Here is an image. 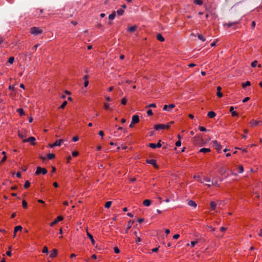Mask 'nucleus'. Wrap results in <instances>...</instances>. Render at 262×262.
Instances as JSON below:
<instances>
[{"instance_id": "obj_1", "label": "nucleus", "mask_w": 262, "mask_h": 262, "mask_svg": "<svg viewBox=\"0 0 262 262\" xmlns=\"http://www.w3.org/2000/svg\"><path fill=\"white\" fill-rule=\"evenodd\" d=\"M31 33L34 35H38L42 33V30L37 27H32L31 28Z\"/></svg>"}, {"instance_id": "obj_2", "label": "nucleus", "mask_w": 262, "mask_h": 262, "mask_svg": "<svg viewBox=\"0 0 262 262\" xmlns=\"http://www.w3.org/2000/svg\"><path fill=\"white\" fill-rule=\"evenodd\" d=\"M170 127L169 124H159L154 126V129L158 130L160 129H168Z\"/></svg>"}, {"instance_id": "obj_3", "label": "nucleus", "mask_w": 262, "mask_h": 262, "mask_svg": "<svg viewBox=\"0 0 262 262\" xmlns=\"http://www.w3.org/2000/svg\"><path fill=\"white\" fill-rule=\"evenodd\" d=\"M47 173V170L45 168H41L39 166H38L36 168V171L35 172V174L36 175H39L41 173L45 175Z\"/></svg>"}, {"instance_id": "obj_4", "label": "nucleus", "mask_w": 262, "mask_h": 262, "mask_svg": "<svg viewBox=\"0 0 262 262\" xmlns=\"http://www.w3.org/2000/svg\"><path fill=\"white\" fill-rule=\"evenodd\" d=\"M175 105L173 104H170L169 105H165L163 106V110L170 112L172 108L174 107Z\"/></svg>"}, {"instance_id": "obj_5", "label": "nucleus", "mask_w": 262, "mask_h": 262, "mask_svg": "<svg viewBox=\"0 0 262 262\" xmlns=\"http://www.w3.org/2000/svg\"><path fill=\"white\" fill-rule=\"evenodd\" d=\"M212 143L213 146H214L215 149L218 151V152H219L222 147V145L220 144L216 140L213 141Z\"/></svg>"}, {"instance_id": "obj_6", "label": "nucleus", "mask_w": 262, "mask_h": 262, "mask_svg": "<svg viewBox=\"0 0 262 262\" xmlns=\"http://www.w3.org/2000/svg\"><path fill=\"white\" fill-rule=\"evenodd\" d=\"M35 140H36V139L34 137H31L28 139L23 140V142H30L32 145H34L35 144Z\"/></svg>"}, {"instance_id": "obj_7", "label": "nucleus", "mask_w": 262, "mask_h": 262, "mask_svg": "<svg viewBox=\"0 0 262 262\" xmlns=\"http://www.w3.org/2000/svg\"><path fill=\"white\" fill-rule=\"evenodd\" d=\"M63 220V217L61 216H58L53 222L50 223L51 226H53L56 224L58 222L61 221Z\"/></svg>"}, {"instance_id": "obj_8", "label": "nucleus", "mask_w": 262, "mask_h": 262, "mask_svg": "<svg viewBox=\"0 0 262 262\" xmlns=\"http://www.w3.org/2000/svg\"><path fill=\"white\" fill-rule=\"evenodd\" d=\"M146 162L148 164L153 165L156 168H158V166L157 165L156 163V161L155 160H146Z\"/></svg>"}, {"instance_id": "obj_9", "label": "nucleus", "mask_w": 262, "mask_h": 262, "mask_svg": "<svg viewBox=\"0 0 262 262\" xmlns=\"http://www.w3.org/2000/svg\"><path fill=\"white\" fill-rule=\"evenodd\" d=\"M132 124H136V123H138L139 122V116L136 115H134L132 117Z\"/></svg>"}, {"instance_id": "obj_10", "label": "nucleus", "mask_w": 262, "mask_h": 262, "mask_svg": "<svg viewBox=\"0 0 262 262\" xmlns=\"http://www.w3.org/2000/svg\"><path fill=\"white\" fill-rule=\"evenodd\" d=\"M63 141L62 139H60L59 140H57L53 144L50 145V147H54L56 146H60L61 145V143Z\"/></svg>"}, {"instance_id": "obj_11", "label": "nucleus", "mask_w": 262, "mask_h": 262, "mask_svg": "<svg viewBox=\"0 0 262 262\" xmlns=\"http://www.w3.org/2000/svg\"><path fill=\"white\" fill-rule=\"evenodd\" d=\"M203 180L206 181V182H208V183H211V184H206L205 185H206L208 187H210L211 185L213 184V181H211L210 179L207 177H204L203 178Z\"/></svg>"}, {"instance_id": "obj_12", "label": "nucleus", "mask_w": 262, "mask_h": 262, "mask_svg": "<svg viewBox=\"0 0 262 262\" xmlns=\"http://www.w3.org/2000/svg\"><path fill=\"white\" fill-rule=\"evenodd\" d=\"M58 251L56 249H53L50 252V257L54 258L57 255Z\"/></svg>"}, {"instance_id": "obj_13", "label": "nucleus", "mask_w": 262, "mask_h": 262, "mask_svg": "<svg viewBox=\"0 0 262 262\" xmlns=\"http://www.w3.org/2000/svg\"><path fill=\"white\" fill-rule=\"evenodd\" d=\"M86 234L89 237L90 239L91 240L92 245H94L95 244V241L93 238V235L91 234H90L88 231H86Z\"/></svg>"}, {"instance_id": "obj_14", "label": "nucleus", "mask_w": 262, "mask_h": 262, "mask_svg": "<svg viewBox=\"0 0 262 262\" xmlns=\"http://www.w3.org/2000/svg\"><path fill=\"white\" fill-rule=\"evenodd\" d=\"M217 90V93L216 95L217 97L221 98L223 97V94L221 92V91L222 90V88L220 86H217L216 88Z\"/></svg>"}, {"instance_id": "obj_15", "label": "nucleus", "mask_w": 262, "mask_h": 262, "mask_svg": "<svg viewBox=\"0 0 262 262\" xmlns=\"http://www.w3.org/2000/svg\"><path fill=\"white\" fill-rule=\"evenodd\" d=\"M237 24V21L231 22V23H226V24H224V26L225 27H227V28H230L232 26H234L235 25H236Z\"/></svg>"}, {"instance_id": "obj_16", "label": "nucleus", "mask_w": 262, "mask_h": 262, "mask_svg": "<svg viewBox=\"0 0 262 262\" xmlns=\"http://www.w3.org/2000/svg\"><path fill=\"white\" fill-rule=\"evenodd\" d=\"M134 223V221L132 220H129L127 224V227L125 230V233H127L128 232V230L131 228L132 225Z\"/></svg>"}, {"instance_id": "obj_17", "label": "nucleus", "mask_w": 262, "mask_h": 262, "mask_svg": "<svg viewBox=\"0 0 262 262\" xmlns=\"http://www.w3.org/2000/svg\"><path fill=\"white\" fill-rule=\"evenodd\" d=\"M188 205H189L190 206H192L194 208H196V206H197V204L196 203L193 201H192V200H189L188 201Z\"/></svg>"}, {"instance_id": "obj_18", "label": "nucleus", "mask_w": 262, "mask_h": 262, "mask_svg": "<svg viewBox=\"0 0 262 262\" xmlns=\"http://www.w3.org/2000/svg\"><path fill=\"white\" fill-rule=\"evenodd\" d=\"M22 229V227L21 226H16L14 228V234L13 235V237H14L16 236V233L18 231H20Z\"/></svg>"}, {"instance_id": "obj_19", "label": "nucleus", "mask_w": 262, "mask_h": 262, "mask_svg": "<svg viewBox=\"0 0 262 262\" xmlns=\"http://www.w3.org/2000/svg\"><path fill=\"white\" fill-rule=\"evenodd\" d=\"M230 112L231 113L232 116H237L238 114L234 111V107L233 106H231L230 107Z\"/></svg>"}, {"instance_id": "obj_20", "label": "nucleus", "mask_w": 262, "mask_h": 262, "mask_svg": "<svg viewBox=\"0 0 262 262\" xmlns=\"http://www.w3.org/2000/svg\"><path fill=\"white\" fill-rule=\"evenodd\" d=\"M207 116L210 118H213L216 116V114L213 111H210L208 113Z\"/></svg>"}, {"instance_id": "obj_21", "label": "nucleus", "mask_w": 262, "mask_h": 262, "mask_svg": "<svg viewBox=\"0 0 262 262\" xmlns=\"http://www.w3.org/2000/svg\"><path fill=\"white\" fill-rule=\"evenodd\" d=\"M156 38L158 40H159L160 41H164V38L162 36L161 34L159 33L157 35Z\"/></svg>"}, {"instance_id": "obj_22", "label": "nucleus", "mask_w": 262, "mask_h": 262, "mask_svg": "<svg viewBox=\"0 0 262 262\" xmlns=\"http://www.w3.org/2000/svg\"><path fill=\"white\" fill-rule=\"evenodd\" d=\"M210 151V149L208 148H202L200 149L199 150V152H204V153L208 152Z\"/></svg>"}, {"instance_id": "obj_23", "label": "nucleus", "mask_w": 262, "mask_h": 262, "mask_svg": "<svg viewBox=\"0 0 262 262\" xmlns=\"http://www.w3.org/2000/svg\"><path fill=\"white\" fill-rule=\"evenodd\" d=\"M143 204L145 206H149L151 204V201L149 200H145L143 201Z\"/></svg>"}, {"instance_id": "obj_24", "label": "nucleus", "mask_w": 262, "mask_h": 262, "mask_svg": "<svg viewBox=\"0 0 262 262\" xmlns=\"http://www.w3.org/2000/svg\"><path fill=\"white\" fill-rule=\"evenodd\" d=\"M88 76L85 75L83 77V79L84 80V86L86 87L89 84V81L88 80Z\"/></svg>"}, {"instance_id": "obj_25", "label": "nucleus", "mask_w": 262, "mask_h": 262, "mask_svg": "<svg viewBox=\"0 0 262 262\" xmlns=\"http://www.w3.org/2000/svg\"><path fill=\"white\" fill-rule=\"evenodd\" d=\"M216 206V203L214 202H211L210 203V207L211 210H214Z\"/></svg>"}, {"instance_id": "obj_26", "label": "nucleus", "mask_w": 262, "mask_h": 262, "mask_svg": "<svg viewBox=\"0 0 262 262\" xmlns=\"http://www.w3.org/2000/svg\"><path fill=\"white\" fill-rule=\"evenodd\" d=\"M136 28L137 27L136 26H132L128 29V31L133 32L136 30Z\"/></svg>"}, {"instance_id": "obj_27", "label": "nucleus", "mask_w": 262, "mask_h": 262, "mask_svg": "<svg viewBox=\"0 0 262 262\" xmlns=\"http://www.w3.org/2000/svg\"><path fill=\"white\" fill-rule=\"evenodd\" d=\"M115 16H116V12L114 11L113 12L112 14H111L109 16H108V18L110 19V20H113L114 19V18L115 17Z\"/></svg>"}, {"instance_id": "obj_28", "label": "nucleus", "mask_w": 262, "mask_h": 262, "mask_svg": "<svg viewBox=\"0 0 262 262\" xmlns=\"http://www.w3.org/2000/svg\"><path fill=\"white\" fill-rule=\"evenodd\" d=\"M17 112H18L20 116H23L24 115H25V112H24V111L23 108H18L17 110Z\"/></svg>"}, {"instance_id": "obj_29", "label": "nucleus", "mask_w": 262, "mask_h": 262, "mask_svg": "<svg viewBox=\"0 0 262 262\" xmlns=\"http://www.w3.org/2000/svg\"><path fill=\"white\" fill-rule=\"evenodd\" d=\"M198 37L200 40H202V41H205L206 40V38L202 34H199L198 35Z\"/></svg>"}, {"instance_id": "obj_30", "label": "nucleus", "mask_w": 262, "mask_h": 262, "mask_svg": "<svg viewBox=\"0 0 262 262\" xmlns=\"http://www.w3.org/2000/svg\"><path fill=\"white\" fill-rule=\"evenodd\" d=\"M55 157V155L53 154H48L47 155V157L49 159H50V160H52L53 159H54Z\"/></svg>"}, {"instance_id": "obj_31", "label": "nucleus", "mask_w": 262, "mask_h": 262, "mask_svg": "<svg viewBox=\"0 0 262 262\" xmlns=\"http://www.w3.org/2000/svg\"><path fill=\"white\" fill-rule=\"evenodd\" d=\"M124 10H122V9H119L117 10V14L119 16H121L124 13Z\"/></svg>"}, {"instance_id": "obj_32", "label": "nucleus", "mask_w": 262, "mask_h": 262, "mask_svg": "<svg viewBox=\"0 0 262 262\" xmlns=\"http://www.w3.org/2000/svg\"><path fill=\"white\" fill-rule=\"evenodd\" d=\"M250 84H251L250 82L249 81H247L245 83H243L242 84V86L243 88H245L247 86L250 85Z\"/></svg>"}, {"instance_id": "obj_33", "label": "nucleus", "mask_w": 262, "mask_h": 262, "mask_svg": "<svg viewBox=\"0 0 262 262\" xmlns=\"http://www.w3.org/2000/svg\"><path fill=\"white\" fill-rule=\"evenodd\" d=\"M112 204V202L111 201L107 202L105 204V207L106 208H109L111 207Z\"/></svg>"}, {"instance_id": "obj_34", "label": "nucleus", "mask_w": 262, "mask_h": 262, "mask_svg": "<svg viewBox=\"0 0 262 262\" xmlns=\"http://www.w3.org/2000/svg\"><path fill=\"white\" fill-rule=\"evenodd\" d=\"M194 3L198 5H201L203 4L202 0H194Z\"/></svg>"}, {"instance_id": "obj_35", "label": "nucleus", "mask_w": 262, "mask_h": 262, "mask_svg": "<svg viewBox=\"0 0 262 262\" xmlns=\"http://www.w3.org/2000/svg\"><path fill=\"white\" fill-rule=\"evenodd\" d=\"M30 183L28 181H26L25 185H24L25 188L27 189V188H29L30 187Z\"/></svg>"}, {"instance_id": "obj_36", "label": "nucleus", "mask_w": 262, "mask_h": 262, "mask_svg": "<svg viewBox=\"0 0 262 262\" xmlns=\"http://www.w3.org/2000/svg\"><path fill=\"white\" fill-rule=\"evenodd\" d=\"M104 107L106 110H110V104H108L107 103H104Z\"/></svg>"}, {"instance_id": "obj_37", "label": "nucleus", "mask_w": 262, "mask_h": 262, "mask_svg": "<svg viewBox=\"0 0 262 262\" xmlns=\"http://www.w3.org/2000/svg\"><path fill=\"white\" fill-rule=\"evenodd\" d=\"M193 178L195 179L197 181L200 182L201 183H203V181H202L200 176H194Z\"/></svg>"}, {"instance_id": "obj_38", "label": "nucleus", "mask_w": 262, "mask_h": 262, "mask_svg": "<svg viewBox=\"0 0 262 262\" xmlns=\"http://www.w3.org/2000/svg\"><path fill=\"white\" fill-rule=\"evenodd\" d=\"M67 104V102L66 101H64L62 104L60 105V108H61V109H63L65 107V106H66V105Z\"/></svg>"}, {"instance_id": "obj_39", "label": "nucleus", "mask_w": 262, "mask_h": 262, "mask_svg": "<svg viewBox=\"0 0 262 262\" xmlns=\"http://www.w3.org/2000/svg\"><path fill=\"white\" fill-rule=\"evenodd\" d=\"M250 123L252 124V126H256L258 124L259 122L256 121H252L250 122Z\"/></svg>"}, {"instance_id": "obj_40", "label": "nucleus", "mask_w": 262, "mask_h": 262, "mask_svg": "<svg viewBox=\"0 0 262 262\" xmlns=\"http://www.w3.org/2000/svg\"><path fill=\"white\" fill-rule=\"evenodd\" d=\"M14 61V58L13 57H11L9 58L8 62L10 64H12L13 63Z\"/></svg>"}, {"instance_id": "obj_41", "label": "nucleus", "mask_w": 262, "mask_h": 262, "mask_svg": "<svg viewBox=\"0 0 262 262\" xmlns=\"http://www.w3.org/2000/svg\"><path fill=\"white\" fill-rule=\"evenodd\" d=\"M22 204H23V206L24 208H27V203L25 200L23 201Z\"/></svg>"}, {"instance_id": "obj_42", "label": "nucleus", "mask_w": 262, "mask_h": 262, "mask_svg": "<svg viewBox=\"0 0 262 262\" xmlns=\"http://www.w3.org/2000/svg\"><path fill=\"white\" fill-rule=\"evenodd\" d=\"M42 252L43 253H47L48 252V249L47 247L45 246L43 247V250H42Z\"/></svg>"}, {"instance_id": "obj_43", "label": "nucleus", "mask_w": 262, "mask_h": 262, "mask_svg": "<svg viewBox=\"0 0 262 262\" xmlns=\"http://www.w3.org/2000/svg\"><path fill=\"white\" fill-rule=\"evenodd\" d=\"M149 146L152 148H155L157 147V146H156V144L155 143H150L149 144Z\"/></svg>"}, {"instance_id": "obj_44", "label": "nucleus", "mask_w": 262, "mask_h": 262, "mask_svg": "<svg viewBox=\"0 0 262 262\" xmlns=\"http://www.w3.org/2000/svg\"><path fill=\"white\" fill-rule=\"evenodd\" d=\"M238 168L239 170V173H242L244 171V168L243 166L240 165Z\"/></svg>"}, {"instance_id": "obj_45", "label": "nucleus", "mask_w": 262, "mask_h": 262, "mask_svg": "<svg viewBox=\"0 0 262 262\" xmlns=\"http://www.w3.org/2000/svg\"><path fill=\"white\" fill-rule=\"evenodd\" d=\"M7 159V156H5L3 159H2V160L0 162V165L3 164V163H4L5 162V161Z\"/></svg>"}, {"instance_id": "obj_46", "label": "nucleus", "mask_w": 262, "mask_h": 262, "mask_svg": "<svg viewBox=\"0 0 262 262\" xmlns=\"http://www.w3.org/2000/svg\"><path fill=\"white\" fill-rule=\"evenodd\" d=\"M121 104L122 105L126 104V98H122V100H121Z\"/></svg>"}, {"instance_id": "obj_47", "label": "nucleus", "mask_w": 262, "mask_h": 262, "mask_svg": "<svg viewBox=\"0 0 262 262\" xmlns=\"http://www.w3.org/2000/svg\"><path fill=\"white\" fill-rule=\"evenodd\" d=\"M257 63V61L256 60L253 61L251 63V66L253 68L255 67L256 66Z\"/></svg>"}, {"instance_id": "obj_48", "label": "nucleus", "mask_w": 262, "mask_h": 262, "mask_svg": "<svg viewBox=\"0 0 262 262\" xmlns=\"http://www.w3.org/2000/svg\"><path fill=\"white\" fill-rule=\"evenodd\" d=\"M79 153L78 152L76 151H74L73 152H72V156L73 157H76L78 155Z\"/></svg>"}, {"instance_id": "obj_49", "label": "nucleus", "mask_w": 262, "mask_h": 262, "mask_svg": "<svg viewBox=\"0 0 262 262\" xmlns=\"http://www.w3.org/2000/svg\"><path fill=\"white\" fill-rule=\"evenodd\" d=\"M199 129L201 132H205V131H206V129L204 127H203V126H200L199 127Z\"/></svg>"}, {"instance_id": "obj_50", "label": "nucleus", "mask_w": 262, "mask_h": 262, "mask_svg": "<svg viewBox=\"0 0 262 262\" xmlns=\"http://www.w3.org/2000/svg\"><path fill=\"white\" fill-rule=\"evenodd\" d=\"M114 252L116 253H119L120 252V250L118 247H116L114 248Z\"/></svg>"}, {"instance_id": "obj_51", "label": "nucleus", "mask_w": 262, "mask_h": 262, "mask_svg": "<svg viewBox=\"0 0 262 262\" xmlns=\"http://www.w3.org/2000/svg\"><path fill=\"white\" fill-rule=\"evenodd\" d=\"M147 107H156V104L155 103L150 104Z\"/></svg>"}, {"instance_id": "obj_52", "label": "nucleus", "mask_w": 262, "mask_h": 262, "mask_svg": "<svg viewBox=\"0 0 262 262\" xmlns=\"http://www.w3.org/2000/svg\"><path fill=\"white\" fill-rule=\"evenodd\" d=\"M147 114L148 116H150L152 114V112L151 110L149 109L147 111Z\"/></svg>"}, {"instance_id": "obj_53", "label": "nucleus", "mask_w": 262, "mask_h": 262, "mask_svg": "<svg viewBox=\"0 0 262 262\" xmlns=\"http://www.w3.org/2000/svg\"><path fill=\"white\" fill-rule=\"evenodd\" d=\"M181 141H180V140H179V141H177V142H176V145L177 146H181Z\"/></svg>"}, {"instance_id": "obj_54", "label": "nucleus", "mask_w": 262, "mask_h": 262, "mask_svg": "<svg viewBox=\"0 0 262 262\" xmlns=\"http://www.w3.org/2000/svg\"><path fill=\"white\" fill-rule=\"evenodd\" d=\"M198 243L197 241H192L191 242V245L192 247H194Z\"/></svg>"}, {"instance_id": "obj_55", "label": "nucleus", "mask_w": 262, "mask_h": 262, "mask_svg": "<svg viewBox=\"0 0 262 262\" xmlns=\"http://www.w3.org/2000/svg\"><path fill=\"white\" fill-rule=\"evenodd\" d=\"M72 139L74 142H76L78 140L79 138L77 136H75Z\"/></svg>"}, {"instance_id": "obj_56", "label": "nucleus", "mask_w": 262, "mask_h": 262, "mask_svg": "<svg viewBox=\"0 0 262 262\" xmlns=\"http://www.w3.org/2000/svg\"><path fill=\"white\" fill-rule=\"evenodd\" d=\"M250 99V98L247 97H246L245 98H244L243 100V103H245V102H246L247 101H248Z\"/></svg>"}, {"instance_id": "obj_57", "label": "nucleus", "mask_w": 262, "mask_h": 262, "mask_svg": "<svg viewBox=\"0 0 262 262\" xmlns=\"http://www.w3.org/2000/svg\"><path fill=\"white\" fill-rule=\"evenodd\" d=\"M9 89L11 91H14L15 90L14 85H10L9 86Z\"/></svg>"}, {"instance_id": "obj_58", "label": "nucleus", "mask_w": 262, "mask_h": 262, "mask_svg": "<svg viewBox=\"0 0 262 262\" xmlns=\"http://www.w3.org/2000/svg\"><path fill=\"white\" fill-rule=\"evenodd\" d=\"M141 241V239L140 238V237L137 236L136 237V243H138L140 242Z\"/></svg>"}, {"instance_id": "obj_59", "label": "nucleus", "mask_w": 262, "mask_h": 262, "mask_svg": "<svg viewBox=\"0 0 262 262\" xmlns=\"http://www.w3.org/2000/svg\"><path fill=\"white\" fill-rule=\"evenodd\" d=\"M161 140H159V142L156 144V146L158 148H160L161 147Z\"/></svg>"}, {"instance_id": "obj_60", "label": "nucleus", "mask_w": 262, "mask_h": 262, "mask_svg": "<svg viewBox=\"0 0 262 262\" xmlns=\"http://www.w3.org/2000/svg\"><path fill=\"white\" fill-rule=\"evenodd\" d=\"M180 237V235L178 234H175L173 235V237L174 239H178Z\"/></svg>"}, {"instance_id": "obj_61", "label": "nucleus", "mask_w": 262, "mask_h": 262, "mask_svg": "<svg viewBox=\"0 0 262 262\" xmlns=\"http://www.w3.org/2000/svg\"><path fill=\"white\" fill-rule=\"evenodd\" d=\"M159 248H155L152 249V251L153 252H157L158 251Z\"/></svg>"}, {"instance_id": "obj_62", "label": "nucleus", "mask_w": 262, "mask_h": 262, "mask_svg": "<svg viewBox=\"0 0 262 262\" xmlns=\"http://www.w3.org/2000/svg\"><path fill=\"white\" fill-rule=\"evenodd\" d=\"M144 221V219H142V218H140V219H139L138 220V222L139 223H142Z\"/></svg>"}, {"instance_id": "obj_63", "label": "nucleus", "mask_w": 262, "mask_h": 262, "mask_svg": "<svg viewBox=\"0 0 262 262\" xmlns=\"http://www.w3.org/2000/svg\"><path fill=\"white\" fill-rule=\"evenodd\" d=\"M105 99L108 101H111L112 99L109 96L105 97Z\"/></svg>"}, {"instance_id": "obj_64", "label": "nucleus", "mask_w": 262, "mask_h": 262, "mask_svg": "<svg viewBox=\"0 0 262 262\" xmlns=\"http://www.w3.org/2000/svg\"><path fill=\"white\" fill-rule=\"evenodd\" d=\"M255 26V22L254 21H253L251 24V27L252 28H254Z\"/></svg>"}]
</instances>
